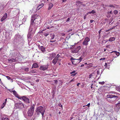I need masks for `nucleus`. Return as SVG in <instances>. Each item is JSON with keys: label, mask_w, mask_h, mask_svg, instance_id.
Returning <instances> with one entry per match:
<instances>
[{"label": "nucleus", "mask_w": 120, "mask_h": 120, "mask_svg": "<svg viewBox=\"0 0 120 120\" xmlns=\"http://www.w3.org/2000/svg\"><path fill=\"white\" fill-rule=\"evenodd\" d=\"M75 81V79H72L70 80L69 83H70L74 81Z\"/></svg>", "instance_id": "32"}, {"label": "nucleus", "mask_w": 120, "mask_h": 120, "mask_svg": "<svg viewBox=\"0 0 120 120\" xmlns=\"http://www.w3.org/2000/svg\"><path fill=\"white\" fill-rule=\"evenodd\" d=\"M99 84H100L103 85L105 84V82L104 81H103V82H99Z\"/></svg>", "instance_id": "28"}, {"label": "nucleus", "mask_w": 120, "mask_h": 120, "mask_svg": "<svg viewBox=\"0 0 120 120\" xmlns=\"http://www.w3.org/2000/svg\"><path fill=\"white\" fill-rule=\"evenodd\" d=\"M109 13H110V14H112V11H111L110 12H109Z\"/></svg>", "instance_id": "50"}, {"label": "nucleus", "mask_w": 120, "mask_h": 120, "mask_svg": "<svg viewBox=\"0 0 120 120\" xmlns=\"http://www.w3.org/2000/svg\"><path fill=\"white\" fill-rule=\"evenodd\" d=\"M58 60L57 59L55 58L52 60V63H53L54 65H55L56 64Z\"/></svg>", "instance_id": "16"}, {"label": "nucleus", "mask_w": 120, "mask_h": 120, "mask_svg": "<svg viewBox=\"0 0 120 120\" xmlns=\"http://www.w3.org/2000/svg\"><path fill=\"white\" fill-rule=\"evenodd\" d=\"M24 70L26 71H29V68H25L24 69Z\"/></svg>", "instance_id": "29"}, {"label": "nucleus", "mask_w": 120, "mask_h": 120, "mask_svg": "<svg viewBox=\"0 0 120 120\" xmlns=\"http://www.w3.org/2000/svg\"><path fill=\"white\" fill-rule=\"evenodd\" d=\"M39 50L43 52H45V49L43 46H42V47L39 49Z\"/></svg>", "instance_id": "18"}, {"label": "nucleus", "mask_w": 120, "mask_h": 120, "mask_svg": "<svg viewBox=\"0 0 120 120\" xmlns=\"http://www.w3.org/2000/svg\"><path fill=\"white\" fill-rule=\"evenodd\" d=\"M96 13V12L94 10H92L91 12H89L88 13H87V14H91V13H93L94 14Z\"/></svg>", "instance_id": "25"}, {"label": "nucleus", "mask_w": 120, "mask_h": 120, "mask_svg": "<svg viewBox=\"0 0 120 120\" xmlns=\"http://www.w3.org/2000/svg\"><path fill=\"white\" fill-rule=\"evenodd\" d=\"M62 58V57L59 54H57L56 57H55V58L56 59H57L58 61H60L61 60V59H59Z\"/></svg>", "instance_id": "14"}, {"label": "nucleus", "mask_w": 120, "mask_h": 120, "mask_svg": "<svg viewBox=\"0 0 120 120\" xmlns=\"http://www.w3.org/2000/svg\"><path fill=\"white\" fill-rule=\"evenodd\" d=\"M44 34V36H45L46 37L49 34L48 33L47 34L45 33L44 34Z\"/></svg>", "instance_id": "33"}, {"label": "nucleus", "mask_w": 120, "mask_h": 120, "mask_svg": "<svg viewBox=\"0 0 120 120\" xmlns=\"http://www.w3.org/2000/svg\"><path fill=\"white\" fill-rule=\"evenodd\" d=\"M58 113H59V114H60V112H58Z\"/></svg>", "instance_id": "61"}, {"label": "nucleus", "mask_w": 120, "mask_h": 120, "mask_svg": "<svg viewBox=\"0 0 120 120\" xmlns=\"http://www.w3.org/2000/svg\"><path fill=\"white\" fill-rule=\"evenodd\" d=\"M106 50L105 49H104V51L105 52V51Z\"/></svg>", "instance_id": "60"}, {"label": "nucleus", "mask_w": 120, "mask_h": 120, "mask_svg": "<svg viewBox=\"0 0 120 120\" xmlns=\"http://www.w3.org/2000/svg\"><path fill=\"white\" fill-rule=\"evenodd\" d=\"M15 106L16 108L20 109L24 108V105L21 102L19 103H16L15 105Z\"/></svg>", "instance_id": "5"}, {"label": "nucleus", "mask_w": 120, "mask_h": 120, "mask_svg": "<svg viewBox=\"0 0 120 120\" xmlns=\"http://www.w3.org/2000/svg\"><path fill=\"white\" fill-rule=\"evenodd\" d=\"M107 64L106 63H105V66H107Z\"/></svg>", "instance_id": "55"}, {"label": "nucleus", "mask_w": 120, "mask_h": 120, "mask_svg": "<svg viewBox=\"0 0 120 120\" xmlns=\"http://www.w3.org/2000/svg\"><path fill=\"white\" fill-rule=\"evenodd\" d=\"M103 6H105L106 7H107V6H107V5L106 4H105V5L103 4Z\"/></svg>", "instance_id": "46"}, {"label": "nucleus", "mask_w": 120, "mask_h": 120, "mask_svg": "<svg viewBox=\"0 0 120 120\" xmlns=\"http://www.w3.org/2000/svg\"><path fill=\"white\" fill-rule=\"evenodd\" d=\"M44 6V4L42 3L40 4L39 5L38 7V8L39 7V8L38 9V10H39L40 8H41Z\"/></svg>", "instance_id": "23"}, {"label": "nucleus", "mask_w": 120, "mask_h": 120, "mask_svg": "<svg viewBox=\"0 0 120 120\" xmlns=\"http://www.w3.org/2000/svg\"><path fill=\"white\" fill-rule=\"evenodd\" d=\"M110 46V45H108L106 46V47L107 48H110L109 46Z\"/></svg>", "instance_id": "43"}, {"label": "nucleus", "mask_w": 120, "mask_h": 120, "mask_svg": "<svg viewBox=\"0 0 120 120\" xmlns=\"http://www.w3.org/2000/svg\"><path fill=\"white\" fill-rule=\"evenodd\" d=\"M54 82H55V83H57V80H54Z\"/></svg>", "instance_id": "45"}, {"label": "nucleus", "mask_w": 120, "mask_h": 120, "mask_svg": "<svg viewBox=\"0 0 120 120\" xmlns=\"http://www.w3.org/2000/svg\"><path fill=\"white\" fill-rule=\"evenodd\" d=\"M80 84V83H78L77 84V86H79V85Z\"/></svg>", "instance_id": "52"}, {"label": "nucleus", "mask_w": 120, "mask_h": 120, "mask_svg": "<svg viewBox=\"0 0 120 120\" xmlns=\"http://www.w3.org/2000/svg\"><path fill=\"white\" fill-rule=\"evenodd\" d=\"M72 30V29H70L68 31V32H69L70 31H71Z\"/></svg>", "instance_id": "49"}, {"label": "nucleus", "mask_w": 120, "mask_h": 120, "mask_svg": "<svg viewBox=\"0 0 120 120\" xmlns=\"http://www.w3.org/2000/svg\"><path fill=\"white\" fill-rule=\"evenodd\" d=\"M4 120H9V119L7 117L4 118Z\"/></svg>", "instance_id": "38"}, {"label": "nucleus", "mask_w": 120, "mask_h": 120, "mask_svg": "<svg viewBox=\"0 0 120 120\" xmlns=\"http://www.w3.org/2000/svg\"><path fill=\"white\" fill-rule=\"evenodd\" d=\"M50 42H54V41H50Z\"/></svg>", "instance_id": "58"}, {"label": "nucleus", "mask_w": 120, "mask_h": 120, "mask_svg": "<svg viewBox=\"0 0 120 120\" xmlns=\"http://www.w3.org/2000/svg\"><path fill=\"white\" fill-rule=\"evenodd\" d=\"M91 78V75H89V78Z\"/></svg>", "instance_id": "56"}, {"label": "nucleus", "mask_w": 120, "mask_h": 120, "mask_svg": "<svg viewBox=\"0 0 120 120\" xmlns=\"http://www.w3.org/2000/svg\"><path fill=\"white\" fill-rule=\"evenodd\" d=\"M116 38L112 37L110 38L109 39V41L110 42H112L115 40Z\"/></svg>", "instance_id": "19"}, {"label": "nucleus", "mask_w": 120, "mask_h": 120, "mask_svg": "<svg viewBox=\"0 0 120 120\" xmlns=\"http://www.w3.org/2000/svg\"><path fill=\"white\" fill-rule=\"evenodd\" d=\"M85 106H83V107H84Z\"/></svg>", "instance_id": "64"}, {"label": "nucleus", "mask_w": 120, "mask_h": 120, "mask_svg": "<svg viewBox=\"0 0 120 120\" xmlns=\"http://www.w3.org/2000/svg\"><path fill=\"white\" fill-rule=\"evenodd\" d=\"M101 30H100L98 32V33L99 34H100V33H101Z\"/></svg>", "instance_id": "47"}, {"label": "nucleus", "mask_w": 120, "mask_h": 120, "mask_svg": "<svg viewBox=\"0 0 120 120\" xmlns=\"http://www.w3.org/2000/svg\"><path fill=\"white\" fill-rule=\"evenodd\" d=\"M1 49H2V48H1L0 49V50H1Z\"/></svg>", "instance_id": "62"}, {"label": "nucleus", "mask_w": 120, "mask_h": 120, "mask_svg": "<svg viewBox=\"0 0 120 120\" xmlns=\"http://www.w3.org/2000/svg\"><path fill=\"white\" fill-rule=\"evenodd\" d=\"M35 106L34 105H31L30 108H29L27 112V114L28 116H31L33 114L34 111V108Z\"/></svg>", "instance_id": "3"}, {"label": "nucleus", "mask_w": 120, "mask_h": 120, "mask_svg": "<svg viewBox=\"0 0 120 120\" xmlns=\"http://www.w3.org/2000/svg\"><path fill=\"white\" fill-rule=\"evenodd\" d=\"M50 55V57L52 59L54 58L56 56V54L55 53H52Z\"/></svg>", "instance_id": "17"}, {"label": "nucleus", "mask_w": 120, "mask_h": 120, "mask_svg": "<svg viewBox=\"0 0 120 120\" xmlns=\"http://www.w3.org/2000/svg\"><path fill=\"white\" fill-rule=\"evenodd\" d=\"M41 18L40 16L35 14L31 17L30 21V27L32 28L31 31L33 30L35 31L38 27L39 26L40 21Z\"/></svg>", "instance_id": "1"}, {"label": "nucleus", "mask_w": 120, "mask_h": 120, "mask_svg": "<svg viewBox=\"0 0 120 120\" xmlns=\"http://www.w3.org/2000/svg\"><path fill=\"white\" fill-rule=\"evenodd\" d=\"M60 34L61 36H64L65 35V33H60Z\"/></svg>", "instance_id": "30"}, {"label": "nucleus", "mask_w": 120, "mask_h": 120, "mask_svg": "<svg viewBox=\"0 0 120 120\" xmlns=\"http://www.w3.org/2000/svg\"><path fill=\"white\" fill-rule=\"evenodd\" d=\"M75 71H73L72 72H71L70 73L71 74V75L72 76H74L75 75H76L75 73H74L75 72Z\"/></svg>", "instance_id": "24"}, {"label": "nucleus", "mask_w": 120, "mask_h": 120, "mask_svg": "<svg viewBox=\"0 0 120 120\" xmlns=\"http://www.w3.org/2000/svg\"><path fill=\"white\" fill-rule=\"evenodd\" d=\"M20 99L22 100H23L26 103H30V101L29 99L28 98L26 97L25 96H21L20 97Z\"/></svg>", "instance_id": "7"}, {"label": "nucleus", "mask_w": 120, "mask_h": 120, "mask_svg": "<svg viewBox=\"0 0 120 120\" xmlns=\"http://www.w3.org/2000/svg\"><path fill=\"white\" fill-rule=\"evenodd\" d=\"M90 103H89L87 105H86V106H87L88 107H89L90 106Z\"/></svg>", "instance_id": "39"}, {"label": "nucleus", "mask_w": 120, "mask_h": 120, "mask_svg": "<svg viewBox=\"0 0 120 120\" xmlns=\"http://www.w3.org/2000/svg\"><path fill=\"white\" fill-rule=\"evenodd\" d=\"M90 41V38L88 37H86L84 39V41L82 43V44L86 46L88 44V42Z\"/></svg>", "instance_id": "6"}, {"label": "nucleus", "mask_w": 120, "mask_h": 120, "mask_svg": "<svg viewBox=\"0 0 120 120\" xmlns=\"http://www.w3.org/2000/svg\"><path fill=\"white\" fill-rule=\"evenodd\" d=\"M81 47L80 46H77V47L74 48L71 50V52L73 53L78 52L80 49Z\"/></svg>", "instance_id": "8"}, {"label": "nucleus", "mask_w": 120, "mask_h": 120, "mask_svg": "<svg viewBox=\"0 0 120 120\" xmlns=\"http://www.w3.org/2000/svg\"><path fill=\"white\" fill-rule=\"evenodd\" d=\"M53 6V4L52 3H50L49 5V7L48 8V10H50L52 7Z\"/></svg>", "instance_id": "20"}, {"label": "nucleus", "mask_w": 120, "mask_h": 120, "mask_svg": "<svg viewBox=\"0 0 120 120\" xmlns=\"http://www.w3.org/2000/svg\"><path fill=\"white\" fill-rule=\"evenodd\" d=\"M13 92L14 95L16 97L18 98L19 99H20V97L21 96H19L17 93L16 92L15 90L12 91Z\"/></svg>", "instance_id": "11"}, {"label": "nucleus", "mask_w": 120, "mask_h": 120, "mask_svg": "<svg viewBox=\"0 0 120 120\" xmlns=\"http://www.w3.org/2000/svg\"><path fill=\"white\" fill-rule=\"evenodd\" d=\"M67 0H62L63 2H64L65 1H66Z\"/></svg>", "instance_id": "54"}, {"label": "nucleus", "mask_w": 120, "mask_h": 120, "mask_svg": "<svg viewBox=\"0 0 120 120\" xmlns=\"http://www.w3.org/2000/svg\"><path fill=\"white\" fill-rule=\"evenodd\" d=\"M112 29H109V30H106V32H108L109 30H111Z\"/></svg>", "instance_id": "51"}, {"label": "nucleus", "mask_w": 120, "mask_h": 120, "mask_svg": "<svg viewBox=\"0 0 120 120\" xmlns=\"http://www.w3.org/2000/svg\"><path fill=\"white\" fill-rule=\"evenodd\" d=\"M45 111L43 107L42 106H40L37 107L35 110L36 114L39 115L41 113L42 116V118H43V115Z\"/></svg>", "instance_id": "2"}, {"label": "nucleus", "mask_w": 120, "mask_h": 120, "mask_svg": "<svg viewBox=\"0 0 120 120\" xmlns=\"http://www.w3.org/2000/svg\"><path fill=\"white\" fill-rule=\"evenodd\" d=\"M115 52L116 55L117 56H119L120 54V53L119 52H117L116 51H113L111 52V53H112L113 52Z\"/></svg>", "instance_id": "21"}, {"label": "nucleus", "mask_w": 120, "mask_h": 120, "mask_svg": "<svg viewBox=\"0 0 120 120\" xmlns=\"http://www.w3.org/2000/svg\"><path fill=\"white\" fill-rule=\"evenodd\" d=\"M70 19L69 18H68L66 22H68V21L70 20Z\"/></svg>", "instance_id": "44"}, {"label": "nucleus", "mask_w": 120, "mask_h": 120, "mask_svg": "<svg viewBox=\"0 0 120 120\" xmlns=\"http://www.w3.org/2000/svg\"><path fill=\"white\" fill-rule=\"evenodd\" d=\"M116 107L117 108H120V102L116 105Z\"/></svg>", "instance_id": "22"}, {"label": "nucleus", "mask_w": 120, "mask_h": 120, "mask_svg": "<svg viewBox=\"0 0 120 120\" xmlns=\"http://www.w3.org/2000/svg\"><path fill=\"white\" fill-rule=\"evenodd\" d=\"M71 120H71V119H72L73 118H72V117H71Z\"/></svg>", "instance_id": "63"}, {"label": "nucleus", "mask_w": 120, "mask_h": 120, "mask_svg": "<svg viewBox=\"0 0 120 120\" xmlns=\"http://www.w3.org/2000/svg\"><path fill=\"white\" fill-rule=\"evenodd\" d=\"M48 68V67L47 65H41L39 69L41 70L44 71L47 69Z\"/></svg>", "instance_id": "9"}, {"label": "nucleus", "mask_w": 120, "mask_h": 120, "mask_svg": "<svg viewBox=\"0 0 120 120\" xmlns=\"http://www.w3.org/2000/svg\"><path fill=\"white\" fill-rule=\"evenodd\" d=\"M108 98H114V100H116L118 98L117 96H115L114 95H108L107 96Z\"/></svg>", "instance_id": "10"}, {"label": "nucleus", "mask_w": 120, "mask_h": 120, "mask_svg": "<svg viewBox=\"0 0 120 120\" xmlns=\"http://www.w3.org/2000/svg\"><path fill=\"white\" fill-rule=\"evenodd\" d=\"M84 64H82V65H81L80 67H82L84 66Z\"/></svg>", "instance_id": "53"}, {"label": "nucleus", "mask_w": 120, "mask_h": 120, "mask_svg": "<svg viewBox=\"0 0 120 120\" xmlns=\"http://www.w3.org/2000/svg\"><path fill=\"white\" fill-rule=\"evenodd\" d=\"M0 82L1 83L2 82V81H1V79H0Z\"/></svg>", "instance_id": "59"}, {"label": "nucleus", "mask_w": 120, "mask_h": 120, "mask_svg": "<svg viewBox=\"0 0 120 120\" xmlns=\"http://www.w3.org/2000/svg\"><path fill=\"white\" fill-rule=\"evenodd\" d=\"M5 105V104L3 103V104L1 105V107H0V108L2 109H3Z\"/></svg>", "instance_id": "26"}, {"label": "nucleus", "mask_w": 120, "mask_h": 120, "mask_svg": "<svg viewBox=\"0 0 120 120\" xmlns=\"http://www.w3.org/2000/svg\"><path fill=\"white\" fill-rule=\"evenodd\" d=\"M86 15H85L84 17V19H86Z\"/></svg>", "instance_id": "41"}, {"label": "nucleus", "mask_w": 120, "mask_h": 120, "mask_svg": "<svg viewBox=\"0 0 120 120\" xmlns=\"http://www.w3.org/2000/svg\"><path fill=\"white\" fill-rule=\"evenodd\" d=\"M6 77L7 78V79L8 80H9L11 79V77L9 76H6Z\"/></svg>", "instance_id": "35"}, {"label": "nucleus", "mask_w": 120, "mask_h": 120, "mask_svg": "<svg viewBox=\"0 0 120 120\" xmlns=\"http://www.w3.org/2000/svg\"><path fill=\"white\" fill-rule=\"evenodd\" d=\"M38 47L39 49L42 47V46H40V45H38Z\"/></svg>", "instance_id": "37"}, {"label": "nucleus", "mask_w": 120, "mask_h": 120, "mask_svg": "<svg viewBox=\"0 0 120 120\" xmlns=\"http://www.w3.org/2000/svg\"><path fill=\"white\" fill-rule=\"evenodd\" d=\"M7 17V13L5 14L4 16L2 17L1 19V21L2 22Z\"/></svg>", "instance_id": "13"}, {"label": "nucleus", "mask_w": 120, "mask_h": 120, "mask_svg": "<svg viewBox=\"0 0 120 120\" xmlns=\"http://www.w3.org/2000/svg\"><path fill=\"white\" fill-rule=\"evenodd\" d=\"M7 98H6V99H5V102L3 103H4V104H5L6 105V102L7 101Z\"/></svg>", "instance_id": "36"}, {"label": "nucleus", "mask_w": 120, "mask_h": 120, "mask_svg": "<svg viewBox=\"0 0 120 120\" xmlns=\"http://www.w3.org/2000/svg\"><path fill=\"white\" fill-rule=\"evenodd\" d=\"M94 21V20H90V22L91 23H92Z\"/></svg>", "instance_id": "40"}, {"label": "nucleus", "mask_w": 120, "mask_h": 120, "mask_svg": "<svg viewBox=\"0 0 120 120\" xmlns=\"http://www.w3.org/2000/svg\"><path fill=\"white\" fill-rule=\"evenodd\" d=\"M109 6L111 7H112L113 8H115V7L112 4L110 5Z\"/></svg>", "instance_id": "31"}, {"label": "nucleus", "mask_w": 120, "mask_h": 120, "mask_svg": "<svg viewBox=\"0 0 120 120\" xmlns=\"http://www.w3.org/2000/svg\"><path fill=\"white\" fill-rule=\"evenodd\" d=\"M71 60L73 64L76 65L80 63L82 60V58L81 57L79 59H75L71 58Z\"/></svg>", "instance_id": "4"}, {"label": "nucleus", "mask_w": 120, "mask_h": 120, "mask_svg": "<svg viewBox=\"0 0 120 120\" xmlns=\"http://www.w3.org/2000/svg\"><path fill=\"white\" fill-rule=\"evenodd\" d=\"M8 90L9 91H10V92H12V91L10 89H8Z\"/></svg>", "instance_id": "48"}, {"label": "nucleus", "mask_w": 120, "mask_h": 120, "mask_svg": "<svg viewBox=\"0 0 120 120\" xmlns=\"http://www.w3.org/2000/svg\"><path fill=\"white\" fill-rule=\"evenodd\" d=\"M113 12L115 15H116L118 13V11L116 10H115Z\"/></svg>", "instance_id": "27"}, {"label": "nucleus", "mask_w": 120, "mask_h": 120, "mask_svg": "<svg viewBox=\"0 0 120 120\" xmlns=\"http://www.w3.org/2000/svg\"><path fill=\"white\" fill-rule=\"evenodd\" d=\"M38 65L37 63H35L33 64L32 68H38Z\"/></svg>", "instance_id": "15"}, {"label": "nucleus", "mask_w": 120, "mask_h": 120, "mask_svg": "<svg viewBox=\"0 0 120 120\" xmlns=\"http://www.w3.org/2000/svg\"><path fill=\"white\" fill-rule=\"evenodd\" d=\"M76 3H81V2L80 1H77L76 2Z\"/></svg>", "instance_id": "42"}, {"label": "nucleus", "mask_w": 120, "mask_h": 120, "mask_svg": "<svg viewBox=\"0 0 120 120\" xmlns=\"http://www.w3.org/2000/svg\"><path fill=\"white\" fill-rule=\"evenodd\" d=\"M84 64L85 65H87V63H84Z\"/></svg>", "instance_id": "57"}, {"label": "nucleus", "mask_w": 120, "mask_h": 120, "mask_svg": "<svg viewBox=\"0 0 120 120\" xmlns=\"http://www.w3.org/2000/svg\"><path fill=\"white\" fill-rule=\"evenodd\" d=\"M8 62L10 63H11L13 62H14L16 61V58H12L11 59H8Z\"/></svg>", "instance_id": "12"}, {"label": "nucleus", "mask_w": 120, "mask_h": 120, "mask_svg": "<svg viewBox=\"0 0 120 120\" xmlns=\"http://www.w3.org/2000/svg\"><path fill=\"white\" fill-rule=\"evenodd\" d=\"M105 59V58H101L100 59V60H104Z\"/></svg>", "instance_id": "34"}]
</instances>
